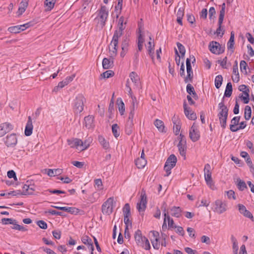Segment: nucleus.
I'll return each mask as SVG.
<instances>
[{"mask_svg": "<svg viewBox=\"0 0 254 254\" xmlns=\"http://www.w3.org/2000/svg\"><path fill=\"white\" fill-rule=\"evenodd\" d=\"M127 23V20H125L123 16H121L118 21L117 29L115 31L113 37L115 44L117 43L118 40H119V38L123 35L124 30L126 28Z\"/></svg>", "mask_w": 254, "mask_h": 254, "instance_id": "nucleus-1", "label": "nucleus"}, {"mask_svg": "<svg viewBox=\"0 0 254 254\" xmlns=\"http://www.w3.org/2000/svg\"><path fill=\"white\" fill-rule=\"evenodd\" d=\"M86 99L81 94H78L73 101V111L75 114H79L82 112L84 108V104Z\"/></svg>", "mask_w": 254, "mask_h": 254, "instance_id": "nucleus-2", "label": "nucleus"}, {"mask_svg": "<svg viewBox=\"0 0 254 254\" xmlns=\"http://www.w3.org/2000/svg\"><path fill=\"white\" fill-rule=\"evenodd\" d=\"M98 16L96 18H99L98 24L103 28L106 25V22L109 15V10L105 5H101V8L97 11Z\"/></svg>", "mask_w": 254, "mask_h": 254, "instance_id": "nucleus-3", "label": "nucleus"}, {"mask_svg": "<svg viewBox=\"0 0 254 254\" xmlns=\"http://www.w3.org/2000/svg\"><path fill=\"white\" fill-rule=\"evenodd\" d=\"M147 203V195L145 190L143 189L141 190L139 201L137 203L136 208L142 216L144 215V212L146 208Z\"/></svg>", "mask_w": 254, "mask_h": 254, "instance_id": "nucleus-4", "label": "nucleus"}, {"mask_svg": "<svg viewBox=\"0 0 254 254\" xmlns=\"http://www.w3.org/2000/svg\"><path fill=\"white\" fill-rule=\"evenodd\" d=\"M177 161V157L174 154L170 155L167 159L164 167V170L166 172L165 176H168L171 174V170L175 166Z\"/></svg>", "mask_w": 254, "mask_h": 254, "instance_id": "nucleus-5", "label": "nucleus"}, {"mask_svg": "<svg viewBox=\"0 0 254 254\" xmlns=\"http://www.w3.org/2000/svg\"><path fill=\"white\" fill-rule=\"evenodd\" d=\"M212 209L219 214H222L227 210V203L222 200L217 199L213 203Z\"/></svg>", "mask_w": 254, "mask_h": 254, "instance_id": "nucleus-6", "label": "nucleus"}, {"mask_svg": "<svg viewBox=\"0 0 254 254\" xmlns=\"http://www.w3.org/2000/svg\"><path fill=\"white\" fill-rule=\"evenodd\" d=\"M179 143L177 145L180 155L186 159V154L187 151V141L184 135L180 134L178 136Z\"/></svg>", "mask_w": 254, "mask_h": 254, "instance_id": "nucleus-7", "label": "nucleus"}, {"mask_svg": "<svg viewBox=\"0 0 254 254\" xmlns=\"http://www.w3.org/2000/svg\"><path fill=\"white\" fill-rule=\"evenodd\" d=\"M209 49L211 53L216 55H220L225 51V46H221L219 43L212 41L209 44Z\"/></svg>", "mask_w": 254, "mask_h": 254, "instance_id": "nucleus-8", "label": "nucleus"}, {"mask_svg": "<svg viewBox=\"0 0 254 254\" xmlns=\"http://www.w3.org/2000/svg\"><path fill=\"white\" fill-rule=\"evenodd\" d=\"M114 202V197L109 198L102 206V211L103 214L110 215L113 212V204Z\"/></svg>", "mask_w": 254, "mask_h": 254, "instance_id": "nucleus-9", "label": "nucleus"}, {"mask_svg": "<svg viewBox=\"0 0 254 254\" xmlns=\"http://www.w3.org/2000/svg\"><path fill=\"white\" fill-rule=\"evenodd\" d=\"M189 136L193 142L197 141L200 138L199 131L194 123H193L190 130Z\"/></svg>", "mask_w": 254, "mask_h": 254, "instance_id": "nucleus-10", "label": "nucleus"}, {"mask_svg": "<svg viewBox=\"0 0 254 254\" xmlns=\"http://www.w3.org/2000/svg\"><path fill=\"white\" fill-rule=\"evenodd\" d=\"M17 142V138L15 133L7 135L5 138L4 143L8 147H14Z\"/></svg>", "mask_w": 254, "mask_h": 254, "instance_id": "nucleus-11", "label": "nucleus"}, {"mask_svg": "<svg viewBox=\"0 0 254 254\" xmlns=\"http://www.w3.org/2000/svg\"><path fill=\"white\" fill-rule=\"evenodd\" d=\"M13 128V126L10 123L5 122L0 125V137L3 136L7 132H9Z\"/></svg>", "mask_w": 254, "mask_h": 254, "instance_id": "nucleus-12", "label": "nucleus"}, {"mask_svg": "<svg viewBox=\"0 0 254 254\" xmlns=\"http://www.w3.org/2000/svg\"><path fill=\"white\" fill-rule=\"evenodd\" d=\"M184 113L186 116L190 120H195L196 119V114L188 107L186 102L185 101L183 103Z\"/></svg>", "mask_w": 254, "mask_h": 254, "instance_id": "nucleus-13", "label": "nucleus"}, {"mask_svg": "<svg viewBox=\"0 0 254 254\" xmlns=\"http://www.w3.org/2000/svg\"><path fill=\"white\" fill-rule=\"evenodd\" d=\"M210 165L209 164H206L205 165L204 172V177L205 180L207 185L211 186L212 184V180L211 178V172L210 171Z\"/></svg>", "mask_w": 254, "mask_h": 254, "instance_id": "nucleus-14", "label": "nucleus"}, {"mask_svg": "<svg viewBox=\"0 0 254 254\" xmlns=\"http://www.w3.org/2000/svg\"><path fill=\"white\" fill-rule=\"evenodd\" d=\"M133 125V118L131 115L130 117H128L125 125V131L127 134L129 135L132 133L134 129Z\"/></svg>", "mask_w": 254, "mask_h": 254, "instance_id": "nucleus-15", "label": "nucleus"}, {"mask_svg": "<svg viewBox=\"0 0 254 254\" xmlns=\"http://www.w3.org/2000/svg\"><path fill=\"white\" fill-rule=\"evenodd\" d=\"M68 145L71 148H76L80 150V145H82V141L78 138H71L67 140Z\"/></svg>", "mask_w": 254, "mask_h": 254, "instance_id": "nucleus-16", "label": "nucleus"}, {"mask_svg": "<svg viewBox=\"0 0 254 254\" xmlns=\"http://www.w3.org/2000/svg\"><path fill=\"white\" fill-rule=\"evenodd\" d=\"M33 126L32 125V118L30 116L28 117V121L27 122L25 128V135L26 136H30L32 133Z\"/></svg>", "mask_w": 254, "mask_h": 254, "instance_id": "nucleus-17", "label": "nucleus"}, {"mask_svg": "<svg viewBox=\"0 0 254 254\" xmlns=\"http://www.w3.org/2000/svg\"><path fill=\"white\" fill-rule=\"evenodd\" d=\"M84 125L87 128H92L94 126V117L92 116H88L84 118Z\"/></svg>", "mask_w": 254, "mask_h": 254, "instance_id": "nucleus-18", "label": "nucleus"}, {"mask_svg": "<svg viewBox=\"0 0 254 254\" xmlns=\"http://www.w3.org/2000/svg\"><path fill=\"white\" fill-rule=\"evenodd\" d=\"M144 238L145 236H142L141 232L140 230H137L134 235V238L135 242L138 246H140L141 244L144 243Z\"/></svg>", "mask_w": 254, "mask_h": 254, "instance_id": "nucleus-19", "label": "nucleus"}, {"mask_svg": "<svg viewBox=\"0 0 254 254\" xmlns=\"http://www.w3.org/2000/svg\"><path fill=\"white\" fill-rule=\"evenodd\" d=\"M28 5V0H22L19 4V6L17 11L18 15H21L24 13Z\"/></svg>", "mask_w": 254, "mask_h": 254, "instance_id": "nucleus-20", "label": "nucleus"}, {"mask_svg": "<svg viewBox=\"0 0 254 254\" xmlns=\"http://www.w3.org/2000/svg\"><path fill=\"white\" fill-rule=\"evenodd\" d=\"M118 43L119 40H118L117 43L115 44V43L114 42V38L113 37L112 40L110 44V45L113 46V50H111L110 47H109V52L111 57H114L116 56L118 51Z\"/></svg>", "mask_w": 254, "mask_h": 254, "instance_id": "nucleus-21", "label": "nucleus"}, {"mask_svg": "<svg viewBox=\"0 0 254 254\" xmlns=\"http://www.w3.org/2000/svg\"><path fill=\"white\" fill-rule=\"evenodd\" d=\"M228 114L218 113V117L221 124V126L223 128H225L226 127L227 120Z\"/></svg>", "mask_w": 254, "mask_h": 254, "instance_id": "nucleus-22", "label": "nucleus"}, {"mask_svg": "<svg viewBox=\"0 0 254 254\" xmlns=\"http://www.w3.org/2000/svg\"><path fill=\"white\" fill-rule=\"evenodd\" d=\"M172 216L179 218L182 216V210L180 207L173 206L171 208Z\"/></svg>", "mask_w": 254, "mask_h": 254, "instance_id": "nucleus-23", "label": "nucleus"}, {"mask_svg": "<svg viewBox=\"0 0 254 254\" xmlns=\"http://www.w3.org/2000/svg\"><path fill=\"white\" fill-rule=\"evenodd\" d=\"M122 51L121 53V56L122 57H124L126 53L128 50V39H127V38L122 41Z\"/></svg>", "mask_w": 254, "mask_h": 254, "instance_id": "nucleus-24", "label": "nucleus"}, {"mask_svg": "<svg viewBox=\"0 0 254 254\" xmlns=\"http://www.w3.org/2000/svg\"><path fill=\"white\" fill-rule=\"evenodd\" d=\"M148 46H147L148 54L149 55L152 60L154 61V44H153L151 41H149L148 43Z\"/></svg>", "mask_w": 254, "mask_h": 254, "instance_id": "nucleus-25", "label": "nucleus"}, {"mask_svg": "<svg viewBox=\"0 0 254 254\" xmlns=\"http://www.w3.org/2000/svg\"><path fill=\"white\" fill-rule=\"evenodd\" d=\"M224 97H223L222 101L218 104V108L220 110L218 113L228 114V109L224 105Z\"/></svg>", "mask_w": 254, "mask_h": 254, "instance_id": "nucleus-26", "label": "nucleus"}, {"mask_svg": "<svg viewBox=\"0 0 254 254\" xmlns=\"http://www.w3.org/2000/svg\"><path fill=\"white\" fill-rule=\"evenodd\" d=\"M155 126L158 128V130L161 132H165V126L164 123L159 119H156L154 123Z\"/></svg>", "mask_w": 254, "mask_h": 254, "instance_id": "nucleus-27", "label": "nucleus"}, {"mask_svg": "<svg viewBox=\"0 0 254 254\" xmlns=\"http://www.w3.org/2000/svg\"><path fill=\"white\" fill-rule=\"evenodd\" d=\"M234 39H235V34L233 31H232L231 32L230 38L229 39V41L227 43L228 49V50L232 49V53H233L234 52L233 49L234 47V44H235Z\"/></svg>", "mask_w": 254, "mask_h": 254, "instance_id": "nucleus-28", "label": "nucleus"}, {"mask_svg": "<svg viewBox=\"0 0 254 254\" xmlns=\"http://www.w3.org/2000/svg\"><path fill=\"white\" fill-rule=\"evenodd\" d=\"M98 141L105 149H108L110 148V145L109 142L105 139V138L102 135H99L98 137Z\"/></svg>", "mask_w": 254, "mask_h": 254, "instance_id": "nucleus-29", "label": "nucleus"}, {"mask_svg": "<svg viewBox=\"0 0 254 254\" xmlns=\"http://www.w3.org/2000/svg\"><path fill=\"white\" fill-rule=\"evenodd\" d=\"M62 173V170L61 169H49L47 170V174L50 177H54L58 176L61 174Z\"/></svg>", "mask_w": 254, "mask_h": 254, "instance_id": "nucleus-30", "label": "nucleus"}, {"mask_svg": "<svg viewBox=\"0 0 254 254\" xmlns=\"http://www.w3.org/2000/svg\"><path fill=\"white\" fill-rule=\"evenodd\" d=\"M119 111L121 115H124L125 111V104L121 98H118L117 100Z\"/></svg>", "mask_w": 254, "mask_h": 254, "instance_id": "nucleus-31", "label": "nucleus"}, {"mask_svg": "<svg viewBox=\"0 0 254 254\" xmlns=\"http://www.w3.org/2000/svg\"><path fill=\"white\" fill-rule=\"evenodd\" d=\"M113 64V62H112L107 58H104L102 61L103 67L104 69H109L112 67Z\"/></svg>", "mask_w": 254, "mask_h": 254, "instance_id": "nucleus-32", "label": "nucleus"}, {"mask_svg": "<svg viewBox=\"0 0 254 254\" xmlns=\"http://www.w3.org/2000/svg\"><path fill=\"white\" fill-rule=\"evenodd\" d=\"M233 73L235 75V77H232V80L235 82H239L240 80L239 73L238 71V66L234 65L233 67Z\"/></svg>", "mask_w": 254, "mask_h": 254, "instance_id": "nucleus-33", "label": "nucleus"}, {"mask_svg": "<svg viewBox=\"0 0 254 254\" xmlns=\"http://www.w3.org/2000/svg\"><path fill=\"white\" fill-rule=\"evenodd\" d=\"M129 77L130 79L135 84V85L137 86L139 84V77L138 75L135 72H131L129 74Z\"/></svg>", "mask_w": 254, "mask_h": 254, "instance_id": "nucleus-34", "label": "nucleus"}, {"mask_svg": "<svg viewBox=\"0 0 254 254\" xmlns=\"http://www.w3.org/2000/svg\"><path fill=\"white\" fill-rule=\"evenodd\" d=\"M233 88L231 82H228L227 84L225 93L224 96L226 97H229L231 96L232 93Z\"/></svg>", "mask_w": 254, "mask_h": 254, "instance_id": "nucleus-35", "label": "nucleus"}, {"mask_svg": "<svg viewBox=\"0 0 254 254\" xmlns=\"http://www.w3.org/2000/svg\"><path fill=\"white\" fill-rule=\"evenodd\" d=\"M147 164V161L145 159H137L135 160V165L139 169L143 168Z\"/></svg>", "mask_w": 254, "mask_h": 254, "instance_id": "nucleus-36", "label": "nucleus"}, {"mask_svg": "<svg viewBox=\"0 0 254 254\" xmlns=\"http://www.w3.org/2000/svg\"><path fill=\"white\" fill-rule=\"evenodd\" d=\"M136 102V98L135 97L132 98L131 105L130 107V111L128 117H130L131 115H132V117L134 118L135 108H137V104L135 105Z\"/></svg>", "mask_w": 254, "mask_h": 254, "instance_id": "nucleus-37", "label": "nucleus"}, {"mask_svg": "<svg viewBox=\"0 0 254 254\" xmlns=\"http://www.w3.org/2000/svg\"><path fill=\"white\" fill-rule=\"evenodd\" d=\"M252 110L251 108L247 105L245 108L244 118L246 120H249L251 118Z\"/></svg>", "mask_w": 254, "mask_h": 254, "instance_id": "nucleus-38", "label": "nucleus"}, {"mask_svg": "<svg viewBox=\"0 0 254 254\" xmlns=\"http://www.w3.org/2000/svg\"><path fill=\"white\" fill-rule=\"evenodd\" d=\"M13 226L11 227L12 229L17 230L22 232H25L27 229L24 226L19 225L17 224L16 220L15 219V221H13V224H12Z\"/></svg>", "mask_w": 254, "mask_h": 254, "instance_id": "nucleus-39", "label": "nucleus"}, {"mask_svg": "<svg viewBox=\"0 0 254 254\" xmlns=\"http://www.w3.org/2000/svg\"><path fill=\"white\" fill-rule=\"evenodd\" d=\"M56 0H45L44 4L47 7V10H51L54 6Z\"/></svg>", "mask_w": 254, "mask_h": 254, "instance_id": "nucleus-40", "label": "nucleus"}, {"mask_svg": "<svg viewBox=\"0 0 254 254\" xmlns=\"http://www.w3.org/2000/svg\"><path fill=\"white\" fill-rule=\"evenodd\" d=\"M223 77L221 75H218L215 78V86L216 88L219 89L222 85Z\"/></svg>", "mask_w": 254, "mask_h": 254, "instance_id": "nucleus-41", "label": "nucleus"}, {"mask_svg": "<svg viewBox=\"0 0 254 254\" xmlns=\"http://www.w3.org/2000/svg\"><path fill=\"white\" fill-rule=\"evenodd\" d=\"M240 116H237L234 117L231 121V125H230V129L231 128H234L235 126H237L239 125L240 120Z\"/></svg>", "mask_w": 254, "mask_h": 254, "instance_id": "nucleus-42", "label": "nucleus"}, {"mask_svg": "<svg viewBox=\"0 0 254 254\" xmlns=\"http://www.w3.org/2000/svg\"><path fill=\"white\" fill-rule=\"evenodd\" d=\"M144 42V39L143 37L142 34H139L138 36V42H137L138 51H141L142 50L143 44Z\"/></svg>", "mask_w": 254, "mask_h": 254, "instance_id": "nucleus-43", "label": "nucleus"}, {"mask_svg": "<svg viewBox=\"0 0 254 254\" xmlns=\"http://www.w3.org/2000/svg\"><path fill=\"white\" fill-rule=\"evenodd\" d=\"M112 130L113 135L116 138H117L118 136H119V127L117 124L113 125L112 127Z\"/></svg>", "mask_w": 254, "mask_h": 254, "instance_id": "nucleus-44", "label": "nucleus"}, {"mask_svg": "<svg viewBox=\"0 0 254 254\" xmlns=\"http://www.w3.org/2000/svg\"><path fill=\"white\" fill-rule=\"evenodd\" d=\"M237 182V187L240 190L243 191L247 188L245 182L241 179H238Z\"/></svg>", "mask_w": 254, "mask_h": 254, "instance_id": "nucleus-45", "label": "nucleus"}, {"mask_svg": "<svg viewBox=\"0 0 254 254\" xmlns=\"http://www.w3.org/2000/svg\"><path fill=\"white\" fill-rule=\"evenodd\" d=\"M23 191H21L22 195H32L33 194V192H31L29 190V185H24L22 187Z\"/></svg>", "mask_w": 254, "mask_h": 254, "instance_id": "nucleus-46", "label": "nucleus"}, {"mask_svg": "<svg viewBox=\"0 0 254 254\" xmlns=\"http://www.w3.org/2000/svg\"><path fill=\"white\" fill-rule=\"evenodd\" d=\"M8 31L10 33L16 34L20 32L21 29H20V27L19 25H17L9 27Z\"/></svg>", "mask_w": 254, "mask_h": 254, "instance_id": "nucleus-47", "label": "nucleus"}, {"mask_svg": "<svg viewBox=\"0 0 254 254\" xmlns=\"http://www.w3.org/2000/svg\"><path fill=\"white\" fill-rule=\"evenodd\" d=\"M144 243L143 244H141L140 247H142V248L146 250H149L151 248V246L149 243V242L148 240L147 239V238H144Z\"/></svg>", "mask_w": 254, "mask_h": 254, "instance_id": "nucleus-48", "label": "nucleus"}, {"mask_svg": "<svg viewBox=\"0 0 254 254\" xmlns=\"http://www.w3.org/2000/svg\"><path fill=\"white\" fill-rule=\"evenodd\" d=\"M177 47L179 51V52L181 54V57L183 58L185 55L186 50L185 47L180 43L178 42L177 43Z\"/></svg>", "mask_w": 254, "mask_h": 254, "instance_id": "nucleus-49", "label": "nucleus"}, {"mask_svg": "<svg viewBox=\"0 0 254 254\" xmlns=\"http://www.w3.org/2000/svg\"><path fill=\"white\" fill-rule=\"evenodd\" d=\"M248 64L245 61H241L240 62V70L242 72L245 73V74H247V67Z\"/></svg>", "mask_w": 254, "mask_h": 254, "instance_id": "nucleus-50", "label": "nucleus"}, {"mask_svg": "<svg viewBox=\"0 0 254 254\" xmlns=\"http://www.w3.org/2000/svg\"><path fill=\"white\" fill-rule=\"evenodd\" d=\"M114 72L111 70H108L103 72L101 74V76L103 78H109L112 77L114 75Z\"/></svg>", "mask_w": 254, "mask_h": 254, "instance_id": "nucleus-51", "label": "nucleus"}, {"mask_svg": "<svg viewBox=\"0 0 254 254\" xmlns=\"http://www.w3.org/2000/svg\"><path fill=\"white\" fill-rule=\"evenodd\" d=\"M79 211L80 210L78 208L74 207H68L67 212L71 214L76 215L79 212Z\"/></svg>", "mask_w": 254, "mask_h": 254, "instance_id": "nucleus-52", "label": "nucleus"}, {"mask_svg": "<svg viewBox=\"0 0 254 254\" xmlns=\"http://www.w3.org/2000/svg\"><path fill=\"white\" fill-rule=\"evenodd\" d=\"M186 66L187 73H192V70L190 64V59L187 58L186 60Z\"/></svg>", "mask_w": 254, "mask_h": 254, "instance_id": "nucleus-53", "label": "nucleus"}, {"mask_svg": "<svg viewBox=\"0 0 254 254\" xmlns=\"http://www.w3.org/2000/svg\"><path fill=\"white\" fill-rule=\"evenodd\" d=\"M47 213L51 214L53 215H59L61 216H64L65 215L63 212L60 211H57L55 210H49Z\"/></svg>", "mask_w": 254, "mask_h": 254, "instance_id": "nucleus-54", "label": "nucleus"}, {"mask_svg": "<svg viewBox=\"0 0 254 254\" xmlns=\"http://www.w3.org/2000/svg\"><path fill=\"white\" fill-rule=\"evenodd\" d=\"M81 241L83 244L88 246L92 243V240L87 236L82 237Z\"/></svg>", "mask_w": 254, "mask_h": 254, "instance_id": "nucleus-55", "label": "nucleus"}, {"mask_svg": "<svg viewBox=\"0 0 254 254\" xmlns=\"http://www.w3.org/2000/svg\"><path fill=\"white\" fill-rule=\"evenodd\" d=\"M225 30L222 28V26H218V28L217 29L215 34H216L218 36H220V37H222L223 35L224 34Z\"/></svg>", "mask_w": 254, "mask_h": 254, "instance_id": "nucleus-56", "label": "nucleus"}, {"mask_svg": "<svg viewBox=\"0 0 254 254\" xmlns=\"http://www.w3.org/2000/svg\"><path fill=\"white\" fill-rule=\"evenodd\" d=\"M166 219L168 220V227L169 228H175L177 227V226L174 225V222L172 218H171L169 215H167Z\"/></svg>", "mask_w": 254, "mask_h": 254, "instance_id": "nucleus-57", "label": "nucleus"}, {"mask_svg": "<svg viewBox=\"0 0 254 254\" xmlns=\"http://www.w3.org/2000/svg\"><path fill=\"white\" fill-rule=\"evenodd\" d=\"M37 224L42 229H46L47 228V224L46 222L43 220H39L37 222Z\"/></svg>", "mask_w": 254, "mask_h": 254, "instance_id": "nucleus-58", "label": "nucleus"}, {"mask_svg": "<svg viewBox=\"0 0 254 254\" xmlns=\"http://www.w3.org/2000/svg\"><path fill=\"white\" fill-rule=\"evenodd\" d=\"M229 199H236L235 193L233 190H229L225 192Z\"/></svg>", "mask_w": 254, "mask_h": 254, "instance_id": "nucleus-59", "label": "nucleus"}, {"mask_svg": "<svg viewBox=\"0 0 254 254\" xmlns=\"http://www.w3.org/2000/svg\"><path fill=\"white\" fill-rule=\"evenodd\" d=\"M2 223L3 224H13V221H15V219L12 218H2L1 219Z\"/></svg>", "mask_w": 254, "mask_h": 254, "instance_id": "nucleus-60", "label": "nucleus"}, {"mask_svg": "<svg viewBox=\"0 0 254 254\" xmlns=\"http://www.w3.org/2000/svg\"><path fill=\"white\" fill-rule=\"evenodd\" d=\"M7 177L9 178H14V179L16 181L17 177L16 176V173L13 170H10L7 172Z\"/></svg>", "mask_w": 254, "mask_h": 254, "instance_id": "nucleus-61", "label": "nucleus"}, {"mask_svg": "<svg viewBox=\"0 0 254 254\" xmlns=\"http://www.w3.org/2000/svg\"><path fill=\"white\" fill-rule=\"evenodd\" d=\"M187 231L189 233V236L195 238V231L194 230L190 227H188L187 228Z\"/></svg>", "mask_w": 254, "mask_h": 254, "instance_id": "nucleus-62", "label": "nucleus"}, {"mask_svg": "<svg viewBox=\"0 0 254 254\" xmlns=\"http://www.w3.org/2000/svg\"><path fill=\"white\" fill-rule=\"evenodd\" d=\"M238 207L239 209V210L240 212L244 215V214L245 213V212L247 211V209L245 206H244L243 204H239L238 205Z\"/></svg>", "mask_w": 254, "mask_h": 254, "instance_id": "nucleus-63", "label": "nucleus"}, {"mask_svg": "<svg viewBox=\"0 0 254 254\" xmlns=\"http://www.w3.org/2000/svg\"><path fill=\"white\" fill-rule=\"evenodd\" d=\"M185 251L188 254H198V252L196 251L189 247L185 248Z\"/></svg>", "mask_w": 254, "mask_h": 254, "instance_id": "nucleus-64", "label": "nucleus"}]
</instances>
